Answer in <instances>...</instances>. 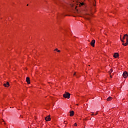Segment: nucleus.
Returning <instances> with one entry per match:
<instances>
[{"label": "nucleus", "mask_w": 128, "mask_h": 128, "mask_svg": "<svg viewBox=\"0 0 128 128\" xmlns=\"http://www.w3.org/2000/svg\"><path fill=\"white\" fill-rule=\"evenodd\" d=\"M64 98H70V94L68 92H66L64 94H63Z\"/></svg>", "instance_id": "f03ea898"}, {"label": "nucleus", "mask_w": 128, "mask_h": 128, "mask_svg": "<svg viewBox=\"0 0 128 128\" xmlns=\"http://www.w3.org/2000/svg\"><path fill=\"white\" fill-rule=\"evenodd\" d=\"M86 12H88V10H86Z\"/></svg>", "instance_id": "393cba45"}, {"label": "nucleus", "mask_w": 128, "mask_h": 128, "mask_svg": "<svg viewBox=\"0 0 128 128\" xmlns=\"http://www.w3.org/2000/svg\"><path fill=\"white\" fill-rule=\"evenodd\" d=\"M96 2V0H91V4L95 6L96 4L94 3Z\"/></svg>", "instance_id": "1a4fd4ad"}, {"label": "nucleus", "mask_w": 128, "mask_h": 128, "mask_svg": "<svg viewBox=\"0 0 128 128\" xmlns=\"http://www.w3.org/2000/svg\"><path fill=\"white\" fill-rule=\"evenodd\" d=\"M110 78H112V75H110Z\"/></svg>", "instance_id": "5701e85b"}, {"label": "nucleus", "mask_w": 128, "mask_h": 128, "mask_svg": "<svg viewBox=\"0 0 128 128\" xmlns=\"http://www.w3.org/2000/svg\"><path fill=\"white\" fill-rule=\"evenodd\" d=\"M120 40L122 42H124V40L122 39V35H120Z\"/></svg>", "instance_id": "dca6fc26"}, {"label": "nucleus", "mask_w": 128, "mask_h": 128, "mask_svg": "<svg viewBox=\"0 0 128 128\" xmlns=\"http://www.w3.org/2000/svg\"><path fill=\"white\" fill-rule=\"evenodd\" d=\"M86 16H90V14H85V16H86V20H90V18Z\"/></svg>", "instance_id": "9d476101"}, {"label": "nucleus", "mask_w": 128, "mask_h": 128, "mask_svg": "<svg viewBox=\"0 0 128 128\" xmlns=\"http://www.w3.org/2000/svg\"><path fill=\"white\" fill-rule=\"evenodd\" d=\"M75 8H76V6H75Z\"/></svg>", "instance_id": "a878e982"}, {"label": "nucleus", "mask_w": 128, "mask_h": 128, "mask_svg": "<svg viewBox=\"0 0 128 128\" xmlns=\"http://www.w3.org/2000/svg\"><path fill=\"white\" fill-rule=\"evenodd\" d=\"M77 6H80V7L81 6H84V2H80L79 3L78 2L77 4Z\"/></svg>", "instance_id": "6e6552de"}, {"label": "nucleus", "mask_w": 128, "mask_h": 128, "mask_svg": "<svg viewBox=\"0 0 128 128\" xmlns=\"http://www.w3.org/2000/svg\"><path fill=\"white\" fill-rule=\"evenodd\" d=\"M91 116H94V112H92V114H91Z\"/></svg>", "instance_id": "412c9836"}, {"label": "nucleus", "mask_w": 128, "mask_h": 128, "mask_svg": "<svg viewBox=\"0 0 128 128\" xmlns=\"http://www.w3.org/2000/svg\"><path fill=\"white\" fill-rule=\"evenodd\" d=\"M90 8L89 9V12H92V9H91V8H92V7H90Z\"/></svg>", "instance_id": "6ab92c4d"}, {"label": "nucleus", "mask_w": 128, "mask_h": 128, "mask_svg": "<svg viewBox=\"0 0 128 128\" xmlns=\"http://www.w3.org/2000/svg\"><path fill=\"white\" fill-rule=\"evenodd\" d=\"M64 124H68V122L66 121L64 122Z\"/></svg>", "instance_id": "aec40b11"}, {"label": "nucleus", "mask_w": 128, "mask_h": 128, "mask_svg": "<svg viewBox=\"0 0 128 128\" xmlns=\"http://www.w3.org/2000/svg\"><path fill=\"white\" fill-rule=\"evenodd\" d=\"M2 122H4V120H2Z\"/></svg>", "instance_id": "b1692460"}, {"label": "nucleus", "mask_w": 128, "mask_h": 128, "mask_svg": "<svg viewBox=\"0 0 128 128\" xmlns=\"http://www.w3.org/2000/svg\"><path fill=\"white\" fill-rule=\"evenodd\" d=\"M114 56L115 58H116L118 56V53H114Z\"/></svg>", "instance_id": "9b49d317"}, {"label": "nucleus", "mask_w": 128, "mask_h": 128, "mask_svg": "<svg viewBox=\"0 0 128 128\" xmlns=\"http://www.w3.org/2000/svg\"><path fill=\"white\" fill-rule=\"evenodd\" d=\"M96 44V40H94L90 42L92 46L94 47V44Z\"/></svg>", "instance_id": "39448f33"}, {"label": "nucleus", "mask_w": 128, "mask_h": 128, "mask_svg": "<svg viewBox=\"0 0 128 128\" xmlns=\"http://www.w3.org/2000/svg\"><path fill=\"white\" fill-rule=\"evenodd\" d=\"M112 72H114V70L111 69L108 72V73L110 74H112Z\"/></svg>", "instance_id": "2eb2a0df"}, {"label": "nucleus", "mask_w": 128, "mask_h": 128, "mask_svg": "<svg viewBox=\"0 0 128 128\" xmlns=\"http://www.w3.org/2000/svg\"><path fill=\"white\" fill-rule=\"evenodd\" d=\"M54 50L58 52H60V50H58V48H56Z\"/></svg>", "instance_id": "4468645a"}, {"label": "nucleus", "mask_w": 128, "mask_h": 128, "mask_svg": "<svg viewBox=\"0 0 128 128\" xmlns=\"http://www.w3.org/2000/svg\"><path fill=\"white\" fill-rule=\"evenodd\" d=\"M76 106H78V104H76Z\"/></svg>", "instance_id": "bb28decb"}, {"label": "nucleus", "mask_w": 128, "mask_h": 128, "mask_svg": "<svg viewBox=\"0 0 128 128\" xmlns=\"http://www.w3.org/2000/svg\"><path fill=\"white\" fill-rule=\"evenodd\" d=\"M124 38H126V43L123 42L122 45L124 46H128V34H126L124 35L122 40H124Z\"/></svg>", "instance_id": "f257e3e1"}, {"label": "nucleus", "mask_w": 128, "mask_h": 128, "mask_svg": "<svg viewBox=\"0 0 128 128\" xmlns=\"http://www.w3.org/2000/svg\"><path fill=\"white\" fill-rule=\"evenodd\" d=\"M122 76L124 78H126L127 76H128V72L126 71L124 72Z\"/></svg>", "instance_id": "7ed1b4c3"}, {"label": "nucleus", "mask_w": 128, "mask_h": 128, "mask_svg": "<svg viewBox=\"0 0 128 128\" xmlns=\"http://www.w3.org/2000/svg\"><path fill=\"white\" fill-rule=\"evenodd\" d=\"M74 76H76V78H78V76L76 74V72L74 73Z\"/></svg>", "instance_id": "a211bd4d"}, {"label": "nucleus", "mask_w": 128, "mask_h": 128, "mask_svg": "<svg viewBox=\"0 0 128 128\" xmlns=\"http://www.w3.org/2000/svg\"><path fill=\"white\" fill-rule=\"evenodd\" d=\"M98 112H96V114H95V116H96V114H98Z\"/></svg>", "instance_id": "4be33fe9"}, {"label": "nucleus", "mask_w": 128, "mask_h": 128, "mask_svg": "<svg viewBox=\"0 0 128 128\" xmlns=\"http://www.w3.org/2000/svg\"><path fill=\"white\" fill-rule=\"evenodd\" d=\"M74 114V111L70 112V116H72Z\"/></svg>", "instance_id": "f8f14e48"}, {"label": "nucleus", "mask_w": 128, "mask_h": 128, "mask_svg": "<svg viewBox=\"0 0 128 128\" xmlns=\"http://www.w3.org/2000/svg\"><path fill=\"white\" fill-rule=\"evenodd\" d=\"M78 126V124H76V123H75V124H74V126Z\"/></svg>", "instance_id": "f3484780"}, {"label": "nucleus", "mask_w": 128, "mask_h": 128, "mask_svg": "<svg viewBox=\"0 0 128 128\" xmlns=\"http://www.w3.org/2000/svg\"><path fill=\"white\" fill-rule=\"evenodd\" d=\"M4 86H5V88H8L10 86V83L8 82H6V84H4Z\"/></svg>", "instance_id": "423d86ee"}, {"label": "nucleus", "mask_w": 128, "mask_h": 128, "mask_svg": "<svg viewBox=\"0 0 128 128\" xmlns=\"http://www.w3.org/2000/svg\"><path fill=\"white\" fill-rule=\"evenodd\" d=\"M45 120H46V122L50 121V116L49 115V116H47L45 118Z\"/></svg>", "instance_id": "20e7f679"}, {"label": "nucleus", "mask_w": 128, "mask_h": 128, "mask_svg": "<svg viewBox=\"0 0 128 128\" xmlns=\"http://www.w3.org/2000/svg\"><path fill=\"white\" fill-rule=\"evenodd\" d=\"M26 82L28 84H30V78L27 77L26 78Z\"/></svg>", "instance_id": "0eeeda50"}, {"label": "nucleus", "mask_w": 128, "mask_h": 128, "mask_svg": "<svg viewBox=\"0 0 128 128\" xmlns=\"http://www.w3.org/2000/svg\"><path fill=\"white\" fill-rule=\"evenodd\" d=\"M112 100V98L110 96H109L108 98H107V102H110V100Z\"/></svg>", "instance_id": "ddd939ff"}, {"label": "nucleus", "mask_w": 128, "mask_h": 128, "mask_svg": "<svg viewBox=\"0 0 128 128\" xmlns=\"http://www.w3.org/2000/svg\"><path fill=\"white\" fill-rule=\"evenodd\" d=\"M27 6H28V4Z\"/></svg>", "instance_id": "cd10ccee"}]
</instances>
